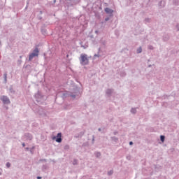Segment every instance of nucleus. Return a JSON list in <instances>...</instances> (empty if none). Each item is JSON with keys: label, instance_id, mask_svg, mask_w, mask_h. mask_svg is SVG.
Segmentation results:
<instances>
[{"label": "nucleus", "instance_id": "f257e3e1", "mask_svg": "<svg viewBox=\"0 0 179 179\" xmlns=\"http://www.w3.org/2000/svg\"><path fill=\"white\" fill-rule=\"evenodd\" d=\"M80 64H82V65H87V64H89V59H87V55L81 54Z\"/></svg>", "mask_w": 179, "mask_h": 179}, {"label": "nucleus", "instance_id": "f03ea898", "mask_svg": "<svg viewBox=\"0 0 179 179\" xmlns=\"http://www.w3.org/2000/svg\"><path fill=\"white\" fill-rule=\"evenodd\" d=\"M38 48H35V50H34V52L29 55V61H31V59H33V57H38Z\"/></svg>", "mask_w": 179, "mask_h": 179}, {"label": "nucleus", "instance_id": "7ed1b4c3", "mask_svg": "<svg viewBox=\"0 0 179 179\" xmlns=\"http://www.w3.org/2000/svg\"><path fill=\"white\" fill-rule=\"evenodd\" d=\"M62 134L61 133H58L56 138V142L58 143H61L62 142Z\"/></svg>", "mask_w": 179, "mask_h": 179}, {"label": "nucleus", "instance_id": "20e7f679", "mask_svg": "<svg viewBox=\"0 0 179 179\" xmlns=\"http://www.w3.org/2000/svg\"><path fill=\"white\" fill-rule=\"evenodd\" d=\"M1 100H2V101L4 103V104H9V103H10V101H9V99H8L6 96H3L1 98Z\"/></svg>", "mask_w": 179, "mask_h": 179}, {"label": "nucleus", "instance_id": "39448f33", "mask_svg": "<svg viewBox=\"0 0 179 179\" xmlns=\"http://www.w3.org/2000/svg\"><path fill=\"white\" fill-rule=\"evenodd\" d=\"M105 12L109 15H111V13H113V12H114V10H113L110 8H105Z\"/></svg>", "mask_w": 179, "mask_h": 179}, {"label": "nucleus", "instance_id": "423d86ee", "mask_svg": "<svg viewBox=\"0 0 179 179\" xmlns=\"http://www.w3.org/2000/svg\"><path fill=\"white\" fill-rule=\"evenodd\" d=\"M141 52H142V48H139L137 50V53H138V54H141Z\"/></svg>", "mask_w": 179, "mask_h": 179}, {"label": "nucleus", "instance_id": "0eeeda50", "mask_svg": "<svg viewBox=\"0 0 179 179\" xmlns=\"http://www.w3.org/2000/svg\"><path fill=\"white\" fill-rule=\"evenodd\" d=\"M160 138H161V141L164 142V139H165L164 136H161Z\"/></svg>", "mask_w": 179, "mask_h": 179}, {"label": "nucleus", "instance_id": "6e6552de", "mask_svg": "<svg viewBox=\"0 0 179 179\" xmlns=\"http://www.w3.org/2000/svg\"><path fill=\"white\" fill-rule=\"evenodd\" d=\"M131 112L133 113V114H135V113H136V108H132Z\"/></svg>", "mask_w": 179, "mask_h": 179}, {"label": "nucleus", "instance_id": "1a4fd4ad", "mask_svg": "<svg viewBox=\"0 0 179 179\" xmlns=\"http://www.w3.org/2000/svg\"><path fill=\"white\" fill-rule=\"evenodd\" d=\"M6 166H7L8 168L10 167V163L8 162V163L6 164Z\"/></svg>", "mask_w": 179, "mask_h": 179}, {"label": "nucleus", "instance_id": "9d476101", "mask_svg": "<svg viewBox=\"0 0 179 179\" xmlns=\"http://www.w3.org/2000/svg\"><path fill=\"white\" fill-rule=\"evenodd\" d=\"M0 176H2V169H0Z\"/></svg>", "mask_w": 179, "mask_h": 179}, {"label": "nucleus", "instance_id": "9b49d317", "mask_svg": "<svg viewBox=\"0 0 179 179\" xmlns=\"http://www.w3.org/2000/svg\"><path fill=\"white\" fill-rule=\"evenodd\" d=\"M105 20H106V22H107V21L110 20V18L107 17L105 19Z\"/></svg>", "mask_w": 179, "mask_h": 179}, {"label": "nucleus", "instance_id": "f8f14e48", "mask_svg": "<svg viewBox=\"0 0 179 179\" xmlns=\"http://www.w3.org/2000/svg\"><path fill=\"white\" fill-rule=\"evenodd\" d=\"M129 145H134V143L132 141H130Z\"/></svg>", "mask_w": 179, "mask_h": 179}, {"label": "nucleus", "instance_id": "ddd939ff", "mask_svg": "<svg viewBox=\"0 0 179 179\" xmlns=\"http://www.w3.org/2000/svg\"><path fill=\"white\" fill-rule=\"evenodd\" d=\"M37 179H41V177L38 176V177H37Z\"/></svg>", "mask_w": 179, "mask_h": 179}, {"label": "nucleus", "instance_id": "4468645a", "mask_svg": "<svg viewBox=\"0 0 179 179\" xmlns=\"http://www.w3.org/2000/svg\"><path fill=\"white\" fill-rule=\"evenodd\" d=\"M52 139H53V140H54V139H57V137H53Z\"/></svg>", "mask_w": 179, "mask_h": 179}, {"label": "nucleus", "instance_id": "2eb2a0df", "mask_svg": "<svg viewBox=\"0 0 179 179\" xmlns=\"http://www.w3.org/2000/svg\"><path fill=\"white\" fill-rule=\"evenodd\" d=\"M97 156H100V153H97Z\"/></svg>", "mask_w": 179, "mask_h": 179}, {"label": "nucleus", "instance_id": "dca6fc26", "mask_svg": "<svg viewBox=\"0 0 179 179\" xmlns=\"http://www.w3.org/2000/svg\"><path fill=\"white\" fill-rule=\"evenodd\" d=\"M108 174H113V172H110V173H108Z\"/></svg>", "mask_w": 179, "mask_h": 179}, {"label": "nucleus", "instance_id": "f3484780", "mask_svg": "<svg viewBox=\"0 0 179 179\" xmlns=\"http://www.w3.org/2000/svg\"><path fill=\"white\" fill-rule=\"evenodd\" d=\"M22 146H23V147H24V146H25L24 143H23V144H22Z\"/></svg>", "mask_w": 179, "mask_h": 179}, {"label": "nucleus", "instance_id": "a211bd4d", "mask_svg": "<svg viewBox=\"0 0 179 179\" xmlns=\"http://www.w3.org/2000/svg\"><path fill=\"white\" fill-rule=\"evenodd\" d=\"M5 78H6V74H5Z\"/></svg>", "mask_w": 179, "mask_h": 179}]
</instances>
